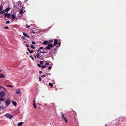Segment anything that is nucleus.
<instances>
[{
    "label": "nucleus",
    "mask_w": 126,
    "mask_h": 126,
    "mask_svg": "<svg viewBox=\"0 0 126 126\" xmlns=\"http://www.w3.org/2000/svg\"><path fill=\"white\" fill-rule=\"evenodd\" d=\"M4 116L9 119H11L13 117V116L9 114H6L4 115Z\"/></svg>",
    "instance_id": "nucleus-1"
},
{
    "label": "nucleus",
    "mask_w": 126,
    "mask_h": 126,
    "mask_svg": "<svg viewBox=\"0 0 126 126\" xmlns=\"http://www.w3.org/2000/svg\"><path fill=\"white\" fill-rule=\"evenodd\" d=\"M64 114H62V117L63 119L65 122L66 123L67 122V119L65 117H64Z\"/></svg>",
    "instance_id": "nucleus-2"
},
{
    "label": "nucleus",
    "mask_w": 126,
    "mask_h": 126,
    "mask_svg": "<svg viewBox=\"0 0 126 126\" xmlns=\"http://www.w3.org/2000/svg\"><path fill=\"white\" fill-rule=\"evenodd\" d=\"M10 100L8 99L7 101H6L5 103V104L6 106H8L10 104Z\"/></svg>",
    "instance_id": "nucleus-3"
},
{
    "label": "nucleus",
    "mask_w": 126,
    "mask_h": 126,
    "mask_svg": "<svg viewBox=\"0 0 126 126\" xmlns=\"http://www.w3.org/2000/svg\"><path fill=\"white\" fill-rule=\"evenodd\" d=\"M5 95V93L3 91H2L0 92V97H2Z\"/></svg>",
    "instance_id": "nucleus-4"
},
{
    "label": "nucleus",
    "mask_w": 126,
    "mask_h": 126,
    "mask_svg": "<svg viewBox=\"0 0 126 126\" xmlns=\"http://www.w3.org/2000/svg\"><path fill=\"white\" fill-rule=\"evenodd\" d=\"M21 93V92L20 91V89L17 90L16 92V94H20Z\"/></svg>",
    "instance_id": "nucleus-5"
},
{
    "label": "nucleus",
    "mask_w": 126,
    "mask_h": 126,
    "mask_svg": "<svg viewBox=\"0 0 126 126\" xmlns=\"http://www.w3.org/2000/svg\"><path fill=\"white\" fill-rule=\"evenodd\" d=\"M4 15L5 16L7 17L8 18L10 17L11 16V15L10 14L7 13H5L4 14Z\"/></svg>",
    "instance_id": "nucleus-6"
},
{
    "label": "nucleus",
    "mask_w": 126,
    "mask_h": 126,
    "mask_svg": "<svg viewBox=\"0 0 126 126\" xmlns=\"http://www.w3.org/2000/svg\"><path fill=\"white\" fill-rule=\"evenodd\" d=\"M23 34L25 37L30 38V37L25 32H23Z\"/></svg>",
    "instance_id": "nucleus-7"
},
{
    "label": "nucleus",
    "mask_w": 126,
    "mask_h": 126,
    "mask_svg": "<svg viewBox=\"0 0 126 126\" xmlns=\"http://www.w3.org/2000/svg\"><path fill=\"white\" fill-rule=\"evenodd\" d=\"M58 43L57 40V39H55L54 41V45H57Z\"/></svg>",
    "instance_id": "nucleus-8"
},
{
    "label": "nucleus",
    "mask_w": 126,
    "mask_h": 126,
    "mask_svg": "<svg viewBox=\"0 0 126 126\" xmlns=\"http://www.w3.org/2000/svg\"><path fill=\"white\" fill-rule=\"evenodd\" d=\"M23 123V122H21L18 123L17 124V126H22V125Z\"/></svg>",
    "instance_id": "nucleus-9"
},
{
    "label": "nucleus",
    "mask_w": 126,
    "mask_h": 126,
    "mask_svg": "<svg viewBox=\"0 0 126 126\" xmlns=\"http://www.w3.org/2000/svg\"><path fill=\"white\" fill-rule=\"evenodd\" d=\"M48 43V42L47 41H45L42 43V44L46 45L47 44V43Z\"/></svg>",
    "instance_id": "nucleus-10"
},
{
    "label": "nucleus",
    "mask_w": 126,
    "mask_h": 126,
    "mask_svg": "<svg viewBox=\"0 0 126 126\" xmlns=\"http://www.w3.org/2000/svg\"><path fill=\"white\" fill-rule=\"evenodd\" d=\"M5 78L4 76L2 74H0V78Z\"/></svg>",
    "instance_id": "nucleus-11"
},
{
    "label": "nucleus",
    "mask_w": 126,
    "mask_h": 126,
    "mask_svg": "<svg viewBox=\"0 0 126 126\" xmlns=\"http://www.w3.org/2000/svg\"><path fill=\"white\" fill-rule=\"evenodd\" d=\"M12 103L15 106H16L17 105V103L15 101L12 102Z\"/></svg>",
    "instance_id": "nucleus-12"
},
{
    "label": "nucleus",
    "mask_w": 126,
    "mask_h": 126,
    "mask_svg": "<svg viewBox=\"0 0 126 126\" xmlns=\"http://www.w3.org/2000/svg\"><path fill=\"white\" fill-rule=\"evenodd\" d=\"M10 8L9 7H7L6 9L5 10V11L6 12H8V11L10 10Z\"/></svg>",
    "instance_id": "nucleus-13"
},
{
    "label": "nucleus",
    "mask_w": 126,
    "mask_h": 126,
    "mask_svg": "<svg viewBox=\"0 0 126 126\" xmlns=\"http://www.w3.org/2000/svg\"><path fill=\"white\" fill-rule=\"evenodd\" d=\"M17 6L18 7H19L21 6V3L20 1L18 2L17 3Z\"/></svg>",
    "instance_id": "nucleus-14"
},
{
    "label": "nucleus",
    "mask_w": 126,
    "mask_h": 126,
    "mask_svg": "<svg viewBox=\"0 0 126 126\" xmlns=\"http://www.w3.org/2000/svg\"><path fill=\"white\" fill-rule=\"evenodd\" d=\"M6 108L5 107L3 106H0V109H2L3 110H4Z\"/></svg>",
    "instance_id": "nucleus-15"
},
{
    "label": "nucleus",
    "mask_w": 126,
    "mask_h": 126,
    "mask_svg": "<svg viewBox=\"0 0 126 126\" xmlns=\"http://www.w3.org/2000/svg\"><path fill=\"white\" fill-rule=\"evenodd\" d=\"M48 46L50 48V47H53V45L52 44H48Z\"/></svg>",
    "instance_id": "nucleus-16"
},
{
    "label": "nucleus",
    "mask_w": 126,
    "mask_h": 126,
    "mask_svg": "<svg viewBox=\"0 0 126 126\" xmlns=\"http://www.w3.org/2000/svg\"><path fill=\"white\" fill-rule=\"evenodd\" d=\"M12 17L13 19H15V16L14 14L12 15Z\"/></svg>",
    "instance_id": "nucleus-17"
},
{
    "label": "nucleus",
    "mask_w": 126,
    "mask_h": 126,
    "mask_svg": "<svg viewBox=\"0 0 126 126\" xmlns=\"http://www.w3.org/2000/svg\"><path fill=\"white\" fill-rule=\"evenodd\" d=\"M5 99L4 98H0V101H3Z\"/></svg>",
    "instance_id": "nucleus-18"
},
{
    "label": "nucleus",
    "mask_w": 126,
    "mask_h": 126,
    "mask_svg": "<svg viewBox=\"0 0 126 126\" xmlns=\"http://www.w3.org/2000/svg\"><path fill=\"white\" fill-rule=\"evenodd\" d=\"M50 49V48L48 46L47 47H46L45 48V49Z\"/></svg>",
    "instance_id": "nucleus-19"
},
{
    "label": "nucleus",
    "mask_w": 126,
    "mask_h": 126,
    "mask_svg": "<svg viewBox=\"0 0 126 126\" xmlns=\"http://www.w3.org/2000/svg\"><path fill=\"white\" fill-rule=\"evenodd\" d=\"M23 12V10L21 9L20 11H19V13L20 14H22Z\"/></svg>",
    "instance_id": "nucleus-20"
},
{
    "label": "nucleus",
    "mask_w": 126,
    "mask_h": 126,
    "mask_svg": "<svg viewBox=\"0 0 126 126\" xmlns=\"http://www.w3.org/2000/svg\"><path fill=\"white\" fill-rule=\"evenodd\" d=\"M40 54L39 53H38L37 55V57L38 58H39L40 57Z\"/></svg>",
    "instance_id": "nucleus-21"
},
{
    "label": "nucleus",
    "mask_w": 126,
    "mask_h": 126,
    "mask_svg": "<svg viewBox=\"0 0 126 126\" xmlns=\"http://www.w3.org/2000/svg\"><path fill=\"white\" fill-rule=\"evenodd\" d=\"M46 65H45V64L44 65H43L41 66L42 68H45L46 67Z\"/></svg>",
    "instance_id": "nucleus-22"
},
{
    "label": "nucleus",
    "mask_w": 126,
    "mask_h": 126,
    "mask_svg": "<svg viewBox=\"0 0 126 126\" xmlns=\"http://www.w3.org/2000/svg\"><path fill=\"white\" fill-rule=\"evenodd\" d=\"M45 64V65H46V66H47V65H49V63L47 62Z\"/></svg>",
    "instance_id": "nucleus-23"
},
{
    "label": "nucleus",
    "mask_w": 126,
    "mask_h": 126,
    "mask_svg": "<svg viewBox=\"0 0 126 126\" xmlns=\"http://www.w3.org/2000/svg\"><path fill=\"white\" fill-rule=\"evenodd\" d=\"M5 11H1L0 12V13L2 14H4V13Z\"/></svg>",
    "instance_id": "nucleus-24"
},
{
    "label": "nucleus",
    "mask_w": 126,
    "mask_h": 126,
    "mask_svg": "<svg viewBox=\"0 0 126 126\" xmlns=\"http://www.w3.org/2000/svg\"><path fill=\"white\" fill-rule=\"evenodd\" d=\"M6 86L11 87H13V85H7Z\"/></svg>",
    "instance_id": "nucleus-25"
},
{
    "label": "nucleus",
    "mask_w": 126,
    "mask_h": 126,
    "mask_svg": "<svg viewBox=\"0 0 126 126\" xmlns=\"http://www.w3.org/2000/svg\"><path fill=\"white\" fill-rule=\"evenodd\" d=\"M40 63L41 65H43V62L42 61H41L40 62Z\"/></svg>",
    "instance_id": "nucleus-26"
},
{
    "label": "nucleus",
    "mask_w": 126,
    "mask_h": 126,
    "mask_svg": "<svg viewBox=\"0 0 126 126\" xmlns=\"http://www.w3.org/2000/svg\"><path fill=\"white\" fill-rule=\"evenodd\" d=\"M3 9V7H2L1 6H0V11H1Z\"/></svg>",
    "instance_id": "nucleus-27"
},
{
    "label": "nucleus",
    "mask_w": 126,
    "mask_h": 126,
    "mask_svg": "<svg viewBox=\"0 0 126 126\" xmlns=\"http://www.w3.org/2000/svg\"><path fill=\"white\" fill-rule=\"evenodd\" d=\"M31 47L33 49H34L35 48V47H33V46L32 45H31Z\"/></svg>",
    "instance_id": "nucleus-28"
},
{
    "label": "nucleus",
    "mask_w": 126,
    "mask_h": 126,
    "mask_svg": "<svg viewBox=\"0 0 126 126\" xmlns=\"http://www.w3.org/2000/svg\"><path fill=\"white\" fill-rule=\"evenodd\" d=\"M49 85L50 86H51V87H52L53 86L52 84V83H49Z\"/></svg>",
    "instance_id": "nucleus-29"
},
{
    "label": "nucleus",
    "mask_w": 126,
    "mask_h": 126,
    "mask_svg": "<svg viewBox=\"0 0 126 126\" xmlns=\"http://www.w3.org/2000/svg\"><path fill=\"white\" fill-rule=\"evenodd\" d=\"M33 106H34V107L35 108H36V105L35 104H33Z\"/></svg>",
    "instance_id": "nucleus-30"
},
{
    "label": "nucleus",
    "mask_w": 126,
    "mask_h": 126,
    "mask_svg": "<svg viewBox=\"0 0 126 126\" xmlns=\"http://www.w3.org/2000/svg\"><path fill=\"white\" fill-rule=\"evenodd\" d=\"M46 75L44 74L41 76V77L42 78L45 77L46 76Z\"/></svg>",
    "instance_id": "nucleus-31"
},
{
    "label": "nucleus",
    "mask_w": 126,
    "mask_h": 126,
    "mask_svg": "<svg viewBox=\"0 0 126 126\" xmlns=\"http://www.w3.org/2000/svg\"><path fill=\"white\" fill-rule=\"evenodd\" d=\"M32 44H35V42L34 41H32Z\"/></svg>",
    "instance_id": "nucleus-32"
},
{
    "label": "nucleus",
    "mask_w": 126,
    "mask_h": 126,
    "mask_svg": "<svg viewBox=\"0 0 126 126\" xmlns=\"http://www.w3.org/2000/svg\"><path fill=\"white\" fill-rule=\"evenodd\" d=\"M29 51H30V52H29L30 53H33V50H30Z\"/></svg>",
    "instance_id": "nucleus-33"
},
{
    "label": "nucleus",
    "mask_w": 126,
    "mask_h": 126,
    "mask_svg": "<svg viewBox=\"0 0 126 126\" xmlns=\"http://www.w3.org/2000/svg\"><path fill=\"white\" fill-rule=\"evenodd\" d=\"M10 23V22L9 21H7L6 23V24H9Z\"/></svg>",
    "instance_id": "nucleus-34"
},
{
    "label": "nucleus",
    "mask_w": 126,
    "mask_h": 126,
    "mask_svg": "<svg viewBox=\"0 0 126 126\" xmlns=\"http://www.w3.org/2000/svg\"><path fill=\"white\" fill-rule=\"evenodd\" d=\"M16 6H14L13 7V8L14 9H16Z\"/></svg>",
    "instance_id": "nucleus-35"
},
{
    "label": "nucleus",
    "mask_w": 126,
    "mask_h": 126,
    "mask_svg": "<svg viewBox=\"0 0 126 126\" xmlns=\"http://www.w3.org/2000/svg\"><path fill=\"white\" fill-rule=\"evenodd\" d=\"M40 52L41 53H46V52L40 51Z\"/></svg>",
    "instance_id": "nucleus-36"
},
{
    "label": "nucleus",
    "mask_w": 126,
    "mask_h": 126,
    "mask_svg": "<svg viewBox=\"0 0 126 126\" xmlns=\"http://www.w3.org/2000/svg\"><path fill=\"white\" fill-rule=\"evenodd\" d=\"M52 67H51V66H49V67H48V69L49 70H50L51 68Z\"/></svg>",
    "instance_id": "nucleus-37"
},
{
    "label": "nucleus",
    "mask_w": 126,
    "mask_h": 126,
    "mask_svg": "<svg viewBox=\"0 0 126 126\" xmlns=\"http://www.w3.org/2000/svg\"><path fill=\"white\" fill-rule=\"evenodd\" d=\"M4 28L5 29H9L8 27L7 26L5 27H4Z\"/></svg>",
    "instance_id": "nucleus-38"
},
{
    "label": "nucleus",
    "mask_w": 126,
    "mask_h": 126,
    "mask_svg": "<svg viewBox=\"0 0 126 126\" xmlns=\"http://www.w3.org/2000/svg\"><path fill=\"white\" fill-rule=\"evenodd\" d=\"M30 57L32 59V60H33V58L31 56H30Z\"/></svg>",
    "instance_id": "nucleus-39"
},
{
    "label": "nucleus",
    "mask_w": 126,
    "mask_h": 126,
    "mask_svg": "<svg viewBox=\"0 0 126 126\" xmlns=\"http://www.w3.org/2000/svg\"><path fill=\"white\" fill-rule=\"evenodd\" d=\"M37 65L39 67H41V65L40 64H37Z\"/></svg>",
    "instance_id": "nucleus-40"
},
{
    "label": "nucleus",
    "mask_w": 126,
    "mask_h": 126,
    "mask_svg": "<svg viewBox=\"0 0 126 126\" xmlns=\"http://www.w3.org/2000/svg\"><path fill=\"white\" fill-rule=\"evenodd\" d=\"M35 104V100L34 99L33 101V104Z\"/></svg>",
    "instance_id": "nucleus-41"
},
{
    "label": "nucleus",
    "mask_w": 126,
    "mask_h": 126,
    "mask_svg": "<svg viewBox=\"0 0 126 126\" xmlns=\"http://www.w3.org/2000/svg\"><path fill=\"white\" fill-rule=\"evenodd\" d=\"M1 87V88H4V89H5V90L6 89H5V88H4V87H2V86H1V87Z\"/></svg>",
    "instance_id": "nucleus-42"
},
{
    "label": "nucleus",
    "mask_w": 126,
    "mask_h": 126,
    "mask_svg": "<svg viewBox=\"0 0 126 126\" xmlns=\"http://www.w3.org/2000/svg\"><path fill=\"white\" fill-rule=\"evenodd\" d=\"M41 78L40 77L39 78V80L40 81H41Z\"/></svg>",
    "instance_id": "nucleus-43"
},
{
    "label": "nucleus",
    "mask_w": 126,
    "mask_h": 126,
    "mask_svg": "<svg viewBox=\"0 0 126 126\" xmlns=\"http://www.w3.org/2000/svg\"><path fill=\"white\" fill-rule=\"evenodd\" d=\"M43 48V47H40V49H42Z\"/></svg>",
    "instance_id": "nucleus-44"
},
{
    "label": "nucleus",
    "mask_w": 126,
    "mask_h": 126,
    "mask_svg": "<svg viewBox=\"0 0 126 126\" xmlns=\"http://www.w3.org/2000/svg\"><path fill=\"white\" fill-rule=\"evenodd\" d=\"M27 24H26V25H27V28H29L30 27L29 26H27Z\"/></svg>",
    "instance_id": "nucleus-45"
},
{
    "label": "nucleus",
    "mask_w": 126,
    "mask_h": 126,
    "mask_svg": "<svg viewBox=\"0 0 126 126\" xmlns=\"http://www.w3.org/2000/svg\"><path fill=\"white\" fill-rule=\"evenodd\" d=\"M26 46L27 47H29V46L28 45V44H26Z\"/></svg>",
    "instance_id": "nucleus-46"
},
{
    "label": "nucleus",
    "mask_w": 126,
    "mask_h": 126,
    "mask_svg": "<svg viewBox=\"0 0 126 126\" xmlns=\"http://www.w3.org/2000/svg\"><path fill=\"white\" fill-rule=\"evenodd\" d=\"M32 32H33V33H35V32L34 31H32Z\"/></svg>",
    "instance_id": "nucleus-47"
},
{
    "label": "nucleus",
    "mask_w": 126,
    "mask_h": 126,
    "mask_svg": "<svg viewBox=\"0 0 126 126\" xmlns=\"http://www.w3.org/2000/svg\"><path fill=\"white\" fill-rule=\"evenodd\" d=\"M27 49H28V50L29 51H30V49H29V48H27Z\"/></svg>",
    "instance_id": "nucleus-48"
},
{
    "label": "nucleus",
    "mask_w": 126,
    "mask_h": 126,
    "mask_svg": "<svg viewBox=\"0 0 126 126\" xmlns=\"http://www.w3.org/2000/svg\"><path fill=\"white\" fill-rule=\"evenodd\" d=\"M39 72L40 73H42V72L41 71H39Z\"/></svg>",
    "instance_id": "nucleus-49"
},
{
    "label": "nucleus",
    "mask_w": 126,
    "mask_h": 126,
    "mask_svg": "<svg viewBox=\"0 0 126 126\" xmlns=\"http://www.w3.org/2000/svg\"><path fill=\"white\" fill-rule=\"evenodd\" d=\"M26 53L28 55H29V53L27 52H26Z\"/></svg>",
    "instance_id": "nucleus-50"
},
{
    "label": "nucleus",
    "mask_w": 126,
    "mask_h": 126,
    "mask_svg": "<svg viewBox=\"0 0 126 126\" xmlns=\"http://www.w3.org/2000/svg\"><path fill=\"white\" fill-rule=\"evenodd\" d=\"M60 43H59L58 44V45H60Z\"/></svg>",
    "instance_id": "nucleus-51"
},
{
    "label": "nucleus",
    "mask_w": 126,
    "mask_h": 126,
    "mask_svg": "<svg viewBox=\"0 0 126 126\" xmlns=\"http://www.w3.org/2000/svg\"><path fill=\"white\" fill-rule=\"evenodd\" d=\"M40 51V50H38V52H39V51Z\"/></svg>",
    "instance_id": "nucleus-52"
},
{
    "label": "nucleus",
    "mask_w": 126,
    "mask_h": 126,
    "mask_svg": "<svg viewBox=\"0 0 126 126\" xmlns=\"http://www.w3.org/2000/svg\"><path fill=\"white\" fill-rule=\"evenodd\" d=\"M34 56H35V57H36V56L35 55H34Z\"/></svg>",
    "instance_id": "nucleus-53"
},
{
    "label": "nucleus",
    "mask_w": 126,
    "mask_h": 126,
    "mask_svg": "<svg viewBox=\"0 0 126 126\" xmlns=\"http://www.w3.org/2000/svg\"><path fill=\"white\" fill-rule=\"evenodd\" d=\"M24 43H25V41H24Z\"/></svg>",
    "instance_id": "nucleus-54"
},
{
    "label": "nucleus",
    "mask_w": 126,
    "mask_h": 126,
    "mask_svg": "<svg viewBox=\"0 0 126 126\" xmlns=\"http://www.w3.org/2000/svg\"><path fill=\"white\" fill-rule=\"evenodd\" d=\"M106 125H107L106 124V125H105V126H106Z\"/></svg>",
    "instance_id": "nucleus-55"
},
{
    "label": "nucleus",
    "mask_w": 126,
    "mask_h": 126,
    "mask_svg": "<svg viewBox=\"0 0 126 126\" xmlns=\"http://www.w3.org/2000/svg\"><path fill=\"white\" fill-rule=\"evenodd\" d=\"M1 89V87H0V89Z\"/></svg>",
    "instance_id": "nucleus-56"
},
{
    "label": "nucleus",
    "mask_w": 126,
    "mask_h": 126,
    "mask_svg": "<svg viewBox=\"0 0 126 126\" xmlns=\"http://www.w3.org/2000/svg\"><path fill=\"white\" fill-rule=\"evenodd\" d=\"M39 105H40V106H41V104H39Z\"/></svg>",
    "instance_id": "nucleus-57"
},
{
    "label": "nucleus",
    "mask_w": 126,
    "mask_h": 126,
    "mask_svg": "<svg viewBox=\"0 0 126 126\" xmlns=\"http://www.w3.org/2000/svg\"><path fill=\"white\" fill-rule=\"evenodd\" d=\"M1 72V70H0V73Z\"/></svg>",
    "instance_id": "nucleus-58"
},
{
    "label": "nucleus",
    "mask_w": 126,
    "mask_h": 126,
    "mask_svg": "<svg viewBox=\"0 0 126 126\" xmlns=\"http://www.w3.org/2000/svg\"><path fill=\"white\" fill-rule=\"evenodd\" d=\"M23 37V38H25V37Z\"/></svg>",
    "instance_id": "nucleus-59"
}]
</instances>
